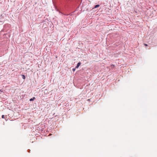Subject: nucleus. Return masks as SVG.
Instances as JSON below:
<instances>
[{"mask_svg":"<svg viewBox=\"0 0 157 157\" xmlns=\"http://www.w3.org/2000/svg\"><path fill=\"white\" fill-rule=\"evenodd\" d=\"M81 64V63H80V62H79L77 64V66H76V68H78V67H79V66Z\"/></svg>","mask_w":157,"mask_h":157,"instance_id":"1","label":"nucleus"},{"mask_svg":"<svg viewBox=\"0 0 157 157\" xmlns=\"http://www.w3.org/2000/svg\"><path fill=\"white\" fill-rule=\"evenodd\" d=\"M35 99V98L34 97V98H32L30 99V101H33Z\"/></svg>","mask_w":157,"mask_h":157,"instance_id":"2","label":"nucleus"},{"mask_svg":"<svg viewBox=\"0 0 157 157\" xmlns=\"http://www.w3.org/2000/svg\"><path fill=\"white\" fill-rule=\"evenodd\" d=\"M99 5H97L95 6V8H96L97 7H99Z\"/></svg>","mask_w":157,"mask_h":157,"instance_id":"3","label":"nucleus"},{"mask_svg":"<svg viewBox=\"0 0 157 157\" xmlns=\"http://www.w3.org/2000/svg\"><path fill=\"white\" fill-rule=\"evenodd\" d=\"M22 78L23 79H25V76L24 75H22Z\"/></svg>","mask_w":157,"mask_h":157,"instance_id":"4","label":"nucleus"},{"mask_svg":"<svg viewBox=\"0 0 157 157\" xmlns=\"http://www.w3.org/2000/svg\"><path fill=\"white\" fill-rule=\"evenodd\" d=\"M75 68H73V69H72V71H75Z\"/></svg>","mask_w":157,"mask_h":157,"instance_id":"5","label":"nucleus"},{"mask_svg":"<svg viewBox=\"0 0 157 157\" xmlns=\"http://www.w3.org/2000/svg\"><path fill=\"white\" fill-rule=\"evenodd\" d=\"M2 118H3L4 117V115H3L2 116Z\"/></svg>","mask_w":157,"mask_h":157,"instance_id":"6","label":"nucleus"},{"mask_svg":"<svg viewBox=\"0 0 157 157\" xmlns=\"http://www.w3.org/2000/svg\"><path fill=\"white\" fill-rule=\"evenodd\" d=\"M145 46H147V44H145Z\"/></svg>","mask_w":157,"mask_h":157,"instance_id":"7","label":"nucleus"}]
</instances>
